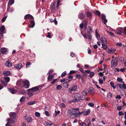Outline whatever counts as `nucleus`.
<instances>
[{
    "mask_svg": "<svg viewBox=\"0 0 126 126\" xmlns=\"http://www.w3.org/2000/svg\"><path fill=\"white\" fill-rule=\"evenodd\" d=\"M96 33V36L97 38H99L100 37V35L97 32V31L96 30L95 31Z\"/></svg>",
    "mask_w": 126,
    "mask_h": 126,
    "instance_id": "09e8293b",
    "label": "nucleus"
},
{
    "mask_svg": "<svg viewBox=\"0 0 126 126\" xmlns=\"http://www.w3.org/2000/svg\"><path fill=\"white\" fill-rule=\"evenodd\" d=\"M43 86V85H40L36 87L32 88V90L34 93H36L39 90H40Z\"/></svg>",
    "mask_w": 126,
    "mask_h": 126,
    "instance_id": "20e7f679",
    "label": "nucleus"
},
{
    "mask_svg": "<svg viewBox=\"0 0 126 126\" xmlns=\"http://www.w3.org/2000/svg\"><path fill=\"white\" fill-rule=\"evenodd\" d=\"M78 17L81 20L84 18V16L83 15V12H81L80 13L78 16Z\"/></svg>",
    "mask_w": 126,
    "mask_h": 126,
    "instance_id": "a211bd4d",
    "label": "nucleus"
},
{
    "mask_svg": "<svg viewBox=\"0 0 126 126\" xmlns=\"http://www.w3.org/2000/svg\"><path fill=\"white\" fill-rule=\"evenodd\" d=\"M73 111H72V110H68L67 111V113L68 114H71L73 112Z\"/></svg>",
    "mask_w": 126,
    "mask_h": 126,
    "instance_id": "a18cd8bd",
    "label": "nucleus"
},
{
    "mask_svg": "<svg viewBox=\"0 0 126 126\" xmlns=\"http://www.w3.org/2000/svg\"><path fill=\"white\" fill-rule=\"evenodd\" d=\"M7 51V49L5 48H2L1 49V51L2 54H5Z\"/></svg>",
    "mask_w": 126,
    "mask_h": 126,
    "instance_id": "aec40b11",
    "label": "nucleus"
},
{
    "mask_svg": "<svg viewBox=\"0 0 126 126\" xmlns=\"http://www.w3.org/2000/svg\"><path fill=\"white\" fill-rule=\"evenodd\" d=\"M4 79L7 83L10 80V79L8 77H5L4 78Z\"/></svg>",
    "mask_w": 126,
    "mask_h": 126,
    "instance_id": "e433bc0d",
    "label": "nucleus"
},
{
    "mask_svg": "<svg viewBox=\"0 0 126 126\" xmlns=\"http://www.w3.org/2000/svg\"><path fill=\"white\" fill-rule=\"evenodd\" d=\"M63 86L65 88H67L68 87V84L67 82H66L64 83L63 84Z\"/></svg>",
    "mask_w": 126,
    "mask_h": 126,
    "instance_id": "4c0bfd02",
    "label": "nucleus"
},
{
    "mask_svg": "<svg viewBox=\"0 0 126 126\" xmlns=\"http://www.w3.org/2000/svg\"><path fill=\"white\" fill-rule=\"evenodd\" d=\"M45 114L47 116H49L50 115L49 112L47 111H45Z\"/></svg>",
    "mask_w": 126,
    "mask_h": 126,
    "instance_id": "680f3d73",
    "label": "nucleus"
},
{
    "mask_svg": "<svg viewBox=\"0 0 126 126\" xmlns=\"http://www.w3.org/2000/svg\"><path fill=\"white\" fill-rule=\"evenodd\" d=\"M26 98L24 96H22L20 100V101L21 103L24 102L25 101Z\"/></svg>",
    "mask_w": 126,
    "mask_h": 126,
    "instance_id": "7c9ffc66",
    "label": "nucleus"
},
{
    "mask_svg": "<svg viewBox=\"0 0 126 126\" xmlns=\"http://www.w3.org/2000/svg\"><path fill=\"white\" fill-rule=\"evenodd\" d=\"M55 116L56 117L57 116V115L59 114L60 113V112L59 111H55Z\"/></svg>",
    "mask_w": 126,
    "mask_h": 126,
    "instance_id": "338daca9",
    "label": "nucleus"
},
{
    "mask_svg": "<svg viewBox=\"0 0 126 126\" xmlns=\"http://www.w3.org/2000/svg\"><path fill=\"white\" fill-rule=\"evenodd\" d=\"M31 25L29 26V27L30 28H33L35 25V22L34 20H31L30 21Z\"/></svg>",
    "mask_w": 126,
    "mask_h": 126,
    "instance_id": "393cba45",
    "label": "nucleus"
},
{
    "mask_svg": "<svg viewBox=\"0 0 126 126\" xmlns=\"http://www.w3.org/2000/svg\"><path fill=\"white\" fill-rule=\"evenodd\" d=\"M123 29L121 28H117L116 30V33L119 35L121 34L123 32Z\"/></svg>",
    "mask_w": 126,
    "mask_h": 126,
    "instance_id": "f8f14e48",
    "label": "nucleus"
},
{
    "mask_svg": "<svg viewBox=\"0 0 126 126\" xmlns=\"http://www.w3.org/2000/svg\"><path fill=\"white\" fill-rule=\"evenodd\" d=\"M10 75V72L9 71H7L3 73V75L5 76H8Z\"/></svg>",
    "mask_w": 126,
    "mask_h": 126,
    "instance_id": "cd10ccee",
    "label": "nucleus"
},
{
    "mask_svg": "<svg viewBox=\"0 0 126 126\" xmlns=\"http://www.w3.org/2000/svg\"><path fill=\"white\" fill-rule=\"evenodd\" d=\"M100 41L101 42L103 43L102 44H104L105 45L107 44V41L105 38L104 37H103L100 38Z\"/></svg>",
    "mask_w": 126,
    "mask_h": 126,
    "instance_id": "2eb2a0df",
    "label": "nucleus"
},
{
    "mask_svg": "<svg viewBox=\"0 0 126 126\" xmlns=\"http://www.w3.org/2000/svg\"><path fill=\"white\" fill-rule=\"evenodd\" d=\"M72 110H73V112L77 116H80L81 114L83 113V112H80L79 111V109L78 108H72Z\"/></svg>",
    "mask_w": 126,
    "mask_h": 126,
    "instance_id": "7ed1b4c3",
    "label": "nucleus"
},
{
    "mask_svg": "<svg viewBox=\"0 0 126 126\" xmlns=\"http://www.w3.org/2000/svg\"><path fill=\"white\" fill-rule=\"evenodd\" d=\"M90 124V121L88 120L87 121V123H85L84 122H82L80 123L81 126H89Z\"/></svg>",
    "mask_w": 126,
    "mask_h": 126,
    "instance_id": "0eeeda50",
    "label": "nucleus"
},
{
    "mask_svg": "<svg viewBox=\"0 0 126 126\" xmlns=\"http://www.w3.org/2000/svg\"><path fill=\"white\" fill-rule=\"evenodd\" d=\"M116 86H119L120 88L121 89L122 88V85L121 84L118 83L117 84Z\"/></svg>",
    "mask_w": 126,
    "mask_h": 126,
    "instance_id": "13d9d810",
    "label": "nucleus"
},
{
    "mask_svg": "<svg viewBox=\"0 0 126 126\" xmlns=\"http://www.w3.org/2000/svg\"><path fill=\"white\" fill-rule=\"evenodd\" d=\"M35 102V101H30L28 102L27 104L29 105H32L34 104Z\"/></svg>",
    "mask_w": 126,
    "mask_h": 126,
    "instance_id": "bb28decb",
    "label": "nucleus"
},
{
    "mask_svg": "<svg viewBox=\"0 0 126 126\" xmlns=\"http://www.w3.org/2000/svg\"><path fill=\"white\" fill-rule=\"evenodd\" d=\"M115 50V49H108V52L110 53H112L114 52Z\"/></svg>",
    "mask_w": 126,
    "mask_h": 126,
    "instance_id": "473e14b6",
    "label": "nucleus"
},
{
    "mask_svg": "<svg viewBox=\"0 0 126 126\" xmlns=\"http://www.w3.org/2000/svg\"><path fill=\"white\" fill-rule=\"evenodd\" d=\"M47 37L51 38V33L50 32H48L47 33Z\"/></svg>",
    "mask_w": 126,
    "mask_h": 126,
    "instance_id": "69168bd1",
    "label": "nucleus"
},
{
    "mask_svg": "<svg viewBox=\"0 0 126 126\" xmlns=\"http://www.w3.org/2000/svg\"><path fill=\"white\" fill-rule=\"evenodd\" d=\"M24 18L25 20H26L29 19H33L34 18L32 16L29 14H28L25 16Z\"/></svg>",
    "mask_w": 126,
    "mask_h": 126,
    "instance_id": "9b49d317",
    "label": "nucleus"
},
{
    "mask_svg": "<svg viewBox=\"0 0 126 126\" xmlns=\"http://www.w3.org/2000/svg\"><path fill=\"white\" fill-rule=\"evenodd\" d=\"M94 14L98 16H100V13L99 11H96L94 12Z\"/></svg>",
    "mask_w": 126,
    "mask_h": 126,
    "instance_id": "f704fd0d",
    "label": "nucleus"
},
{
    "mask_svg": "<svg viewBox=\"0 0 126 126\" xmlns=\"http://www.w3.org/2000/svg\"><path fill=\"white\" fill-rule=\"evenodd\" d=\"M19 93L20 94H24L25 93V91L24 90H21L19 91Z\"/></svg>",
    "mask_w": 126,
    "mask_h": 126,
    "instance_id": "ea45409f",
    "label": "nucleus"
},
{
    "mask_svg": "<svg viewBox=\"0 0 126 126\" xmlns=\"http://www.w3.org/2000/svg\"><path fill=\"white\" fill-rule=\"evenodd\" d=\"M122 106H118L117 107V110L119 111V110H121L122 109Z\"/></svg>",
    "mask_w": 126,
    "mask_h": 126,
    "instance_id": "603ef678",
    "label": "nucleus"
},
{
    "mask_svg": "<svg viewBox=\"0 0 126 126\" xmlns=\"http://www.w3.org/2000/svg\"><path fill=\"white\" fill-rule=\"evenodd\" d=\"M28 94L30 96H32L33 94H35L36 93H34L32 89L28 90Z\"/></svg>",
    "mask_w": 126,
    "mask_h": 126,
    "instance_id": "9d476101",
    "label": "nucleus"
},
{
    "mask_svg": "<svg viewBox=\"0 0 126 126\" xmlns=\"http://www.w3.org/2000/svg\"><path fill=\"white\" fill-rule=\"evenodd\" d=\"M14 10L13 8H7V11L9 12H12Z\"/></svg>",
    "mask_w": 126,
    "mask_h": 126,
    "instance_id": "0e129e2a",
    "label": "nucleus"
},
{
    "mask_svg": "<svg viewBox=\"0 0 126 126\" xmlns=\"http://www.w3.org/2000/svg\"><path fill=\"white\" fill-rule=\"evenodd\" d=\"M35 116L37 117H38L40 116V114L39 113L36 112L35 113Z\"/></svg>",
    "mask_w": 126,
    "mask_h": 126,
    "instance_id": "8fccbe9b",
    "label": "nucleus"
},
{
    "mask_svg": "<svg viewBox=\"0 0 126 126\" xmlns=\"http://www.w3.org/2000/svg\"><path fill=\"white\" fill-rule=\"evenodd\" d=\"M88 105L90 107H93L94 106V105L93 103H89L88 104Z\"/></svg>",
    "mask_w": 126,
    "mask_h": 126,
    "instance_id": "de8ad7c7",
    "label": "nucleus"
},
{
    "mask_svg": "<svg viewBox=\"0 0 126 126\" xmlns=\"http://www.w3.org/2000/svg\"><path fill=\"white\" fill-rule=\"evenodd\" d=\"M105 17L106 16L104 14H102L101 15V18L104 24H105L107 21V19H105Z\"/></svg>",
    "mask_w": 126,
    "mask_h": 126,
    "instance_id": "dca6fc26",
    "label": "nucleus"
},
{
    "mask_svg": "<svg viewBox=\"0 0 126 126\" xmlns=\"http://www.w3.org/2000/svg\"><path fill=\"white\" fill-rule=\"evenodd\" d=\"M73 97H74L73 101L78 102L81 99V96L80 94L78 93H74L73 94Z\"/></svg>",
    "mask_w": 126,
    "mask_h": 126,
    "instance_id": "f257e3e1",
    "label": "nucleus"
},
{
    "mask_svg": "<svg viewBox=\"0 0 126 126\" xmlns=\"http://www.w3.org/2000/svg\"><path fill=\"white\" fill-rule=\"evenodd\" d=\"M115 98L116 99H120L121 98V97L120 95H118L116 96L115 97Z\"/></svg>",
    "mask_w": 126,
    "mask_h": 126,
    "instance_id": "774afa93",
    "label": "nucleus"
},
{
    "mask_svg": "<svg viewBox=\"0 0 126 126\" xmlns=\"http://www.w3.org/2000/svg\"><path fill=\"white\" fill-rule=\"evenodd\" d=\"M15 68H16L17 69H20L22 67V64L19 63L18 64H15L14 65Z\"/></svg>",
    "mask_w": 126,
    "mask_h": 126,
    "instance_id": "ddd939ff",
    "label": "nucleus"
},
{
    "mask_svg": "<svg viewBox=\"0 0 126 126\" xmlns=\"http://www.w3.org/2000/svg\"><path fill=\"white\" fill-rule=\"evenodd\" d=\"M5 65L8 67H11L12 66L11 63L9 62H7L5 63Z\"/></svg>",
    "mask_w": 126,
    "mask_h": 126,
    "instance_id": "72a5a7b5",
    "label": "nucleus"
},
{
    "mask_svg": "<svg viewBox=\"0 0 126 126\" xmlns=\"http://www.w3.org/2000/svg\"><path fill=\"white\" fill-rule=\"evenodd\" d=\"M110 84L111 85V86L113 88V89H115L116 87L115 86H114V83L112 82H110Z\"/></svg>",
    "mask_w": 126,
    "mask_h": 126,
    "instance_id": "79ce46f5",
    "label": "nucleus"
},
{
    "mask_svg": "<svg viewBox=\"0 0 126 126\" xmlns=\"http://www.w3.org/2000/svg\"><path fill=\"white\" fill-rule=\"evenodd\" d=\"M102 47L104 49H106L108 47L106 45L102 44Z\"/></svg>",
    "mask_w": 126,
    "mask_h": 126,
    "instance_id": "37998d69",
    "label": "nucleus"
},
{
    "mask_svg": "<svg viewBox=\"0 0 126 126\" xmlns=\"http://www.w3.org/2000/svg\"><path fill=\"white\" fill-rule=\"evenodd\" d=\"M89 92L91 94H93L94 92V89L93 87H90L89 88Z\"/></svg>",
    "mask_w": 126,
    "mask_h": 126,
    "instance_id": "a878e982",
    "label": "nucleus"
},
{
    "mask_svg": "<svg viewBox=\"0 0 126 126\" xmlns=\"http://www.w3.org/2000/svg\"><path fill=\"white\" fill-rule=\"evenodd\" d=\"M76 88L77 87L76 86H73L68 89V92L69 93H71L72 92L75 91L76 90Z\"/></svg>",
    "mask_w": 126,
    "mask_h": 126,
    "instance_id": "1a4fd4ad",
    "label": "nucleus"
},
{
    "mask_svg": "<svg viewBox=\"0 0 126 126\" xmlns=\"http://www.w3.org/2000/svg\"><path fill=\"white\" fill-rule=\"evenodd\" d=\"M32 117L30 116H29L27 119V122L28 123H29L32 120Z\"/></svg>",
    "mask_w": 126,
    "mask_h": 126,
    "instance_id": "c9c22d12",
    "label": "nucleus"
},
{
    "mask_svg": "<svg viewBox=\"0 0 126 126\" xmlns=\"http://www.w3.org/2000/svg\"><path fill=\"white\" fill-rule=\"evenodd\" d=\"M61 88L62 86L60 85H58L56 87L57 89L58 90L61 89Z\"/></svg>",
    "mask_w": 126,
    "mask_h": 126,
    "instance_id": "4d7b16f0",
    "label": "nucleus"
},
{
    "mask_svg": "<svg viewBox=\"0 0 126 126\" xmlns=\"http://www.w3.org/2000/svg\"><path fill=\"white\" fill-rule=\"evenodd\" d=\"M73 77L72 76L69 75L68 77V78L69 79L68 80V82H69L71 80Z\"/></svg>",
    "mask_w": 126,
    "mask_h": 126,
    "instance_id": "58836bf2",
    "label": "nucleus"
},
{
    "mask_svg": "<svg viewBox=\"0 0 126 126\" xmlns=\"http://www.w3.org/2000/svg\"><path fill=\"white\" fill-rule=\"evenodd\" d=\"M66 74V72H63L61 75V76L63 77H64Z\"/></svg>",
    "mask_w": 126,
    "mask_h": 126,
    "instance_id": "bf43d9fd",
    "label": "nucleus"
},
{
    "mask_svg": "<svg viewBox=\"0 0 126 126\" xmlns=\"http://www.w3.org/2000/svg\"><path fill=\"white\" fill-rule=\"evenodd\" d=\"M117 61V58H116L112 60L111 62V67L113 68L115 67L116 66Z\"/></svg>",
    "mask_w": 126,
    "mask_h": 126,
    "instance_id": "39448f33",
    "label": "nucleus"
},
{
    "mask_svg": "<svg viewBox=\"0 0 126 126\" xmlns=\"http://www.w3.org/2000/svg\"><path fill=\"white\" fill-rule=\"evenodd\" d=\"M9 91L12 94H15L17 92V91L14 89H11L9 88Z\"/></svg>",
    "mask_w": 126,
    "mask_h": 126,
    "instance_id": "4be33fe9",
    "label": "nucleus"
},
{
    "mask_svg": "<svg viewBox=\"0 0 126 126\" xmlns=\"http://www.w3.org/2000/svg\"><path fill=\"white\" fill-rule=\"evenodd\" d=\"M5 28L4 26H2L0 28V33L3 34V33H5Z\"/></svg>",
    "mask_w": 126,
    "mask_h": 126,
    "instance_id": "f3484780",
    "label": "nucleus"
},
{
    "mask_svg": "<svg viewBox=\"0 0 126 126\" xmlns=\"http://www.w3.org/2000/svg\"><path fill=\"white\" fill-rule=\"evenodd\" d=\"M99 81L100 84H102L103 83V80L102 79H99Z\"/></svg>",
    "mask_w": 126,
    "mask_h": 126,
    "instance_id": "6e6d98bb",
    "label": "nucleus"
},
{
    "mask_svg": "<svg viewBox=\"0 0 126 126\" xmlns=\"http://www.w3.org/2000/svg\"><path fill=\"white\" fill-rule=\"evenodd\" d=\"M77 117L78 116L74 113V112H73L70 116V118L72 119L75 118Z\"/></svg>",
    "mask_w": 126,
    "mask_h": 126,
    "instance_id": "2f4dec72",
    "label": "nucleus"
},
{
    "mask_svg": "<svg viewBox=\"0 0 126 126\" xmlns=\"http://www.w3.org/2000/svg\"><path fill=\"white\" fill-rule=\"evenodd\" d=\"M88 20L87 19L84 20L80 25V27L82 29L84 27L86 29L88 23Z\"/></svg>",
    "mask_w": 126,
    "mask_h": 126,
    "instance_id": "f03ea898",
    "label": "nucleus"
},
{
    "mask_svg": "<svg viewBox=\"0 0 126 126\" xmlns=\"http://www.w3.org/2000/svg\"><path fill=\"white\" fill-rule=\"evenodd\" d=\"M7 18V17L5 16L3 17L2 19L1 20L3 22H4L5 21L6 19Z\"/></svg>",
    "mask_w": 126,
    "mask_h": 126,
    "instance_id": "052dcab7",
    "label": "nucleus"
},
{
    "mask_svg": "<svg viewBox=\"0 0 126 126\" xmlns=\"http://www.w3.org/2000/svg\"><path fill=\"white\" fill-rule=\"evenodd\" d=\"M86 15L88 17H91V14L90 12H87L86 13Z\"/></svg>",
    "mask_w": 126,
    "mask_h": 126,
    "instance_id": "c03bdc74",
    "label": "nucleus"
},
{
    "mask_svg": "<svg viewBox=\"0 0 126 126\" xmlns=\"http://www.w3.org/2000/svg\"><path fill=\"white\" fill-rule=\"evenodd\" d=\"M122 79L120 78H118L117 79V81L120 82L122 81Z\"/></svg>",
    "mask_w": 126,
    "mask_h": 126,
    "instance_id": "5fc2aeb1",
    "label": "nucleus"
},
{
    "mask_svg": "<svg viewBox=\"0 0 126 126\" xmlns=\"http://www.w3.org/2000/svg\"><path fill=\"white\" fill-rule=\"evenodd\" d=\"M89 93V91L87 89H85L82 92V94L83 96L86 95Z\"/></svg>",
    "mask_w": 126,
    "mask_h": 126,
    "instance_id": "412c9836",
    "label": "nucleus"
},
{
    "mask_svg": "<svg viewBox=\"0 0 126 126\" xmlns=\"http://www.w3.org/2000/svg\"><path fill=\"white\" fill-rule=\"evenodd\" d=\"M76 77L77 78H78L79 79H80L81 78V76L80 75H79V74H77L76 76Z\"/></svg>",
    "mask_w": 126,
    "mask_h": 126,
    "instance_id": "e2e57ef3",
    "label": "nucleus"
},
{
    "mask_svg": "<svg viewBox=\"0 0 126 126\" xmlns=\"http://www.w3.org/2000/svg\"><path fill=\"white\" fill-rule=\"evenodd\" d=\"M10 115L11 118L14 119L16 117V114L15 112H11L10 113Z\"/></svg>",
    "mask_w": 126,
    "mask_h": 126,
    "instance_id": "6ab92c4d",
    "label": "nucleus"
},
{
    "mask_svg": "<svg viewBox=\"0 0 126 126\" xmlns=\"http://www.w3.org/2000/svg\"><path fill=\"white\" fill-rule=\"evenodd\" d=\"M92 29H91V28L90 27H88V28L87 29V36L88 37V38L90 39L91 38V36L90 34V32L91 31Z\"/></svg>",
    "mask_w": 126,
    "mask_h": 126,
    "instance_id": "6e6552de",
    "label": "nucleus"
},
{
    "mask_svg": "<svg viewBox=\"0 0 126 126\" xmlns=\"http://www.w3.org/2000/svg\"><path fill=\"white\" fill-rule=\"evenodd\" d=\"M23 81L21 80H18L16 83V84L17 85L20 86H23Z\"/></svg>",
    "mask_w": 126,
    "mask_h": 126,
    "instance_id": "4468645a",
    "label": "nucleus"
},
{
    "mask_svg": "<svg viewBox=\"0 0 126 126\" xmlns=\"http://www.w3.org/2000/svg\"><path fill=\"white\" fill-rule=\"evenodd\" d=\"M31 64V63L30 62H28L26 64V68H27L29 67V66Z\"/></svg>",
    "mask_w": 126,
    "mask_h": 126,
    "instance_id": "a19ab883",
    "label": "nucleus"
},
{
    "mask_svg": "<svg viewBox=\"0 0 126 126\" xmlns=\"http://www.w3.org/2000/svg\"><path fill=\"white\" fill-rule=\"evenodd\" d=\"M94 72H92L90 73V75H89V76L90 77L92 78L94 76Z\"/></svg>",
    "mask_w": 126,
    "mask_h": 126,
    "instance_id": "49530a36",
    "label": "nucleus"
},
{
    "mask_svg": "<svg viewBox=\"0 0 126 126\" xmlns=\"http://www.w3.org/2000/svg\"><path fill=\"white\" fill-rule=\"evenodd\" d=\"M119 116H120L122 115H124V113L121 111H119Z\"/></svg>",
    "mask_w": 126,
    "mask_h": 126,
    "instance_id": "3c124183",
    "label": "nucleus"
},
{
    "mask_svg": "<svg viewBox=\"0 0 126 126\" xmlns=\"http://www.w3.org/2000/svg\"><path fill=\"white\" fill-rule=\"evenodd\" d=\"M122 87L124 89H126V84L125 83L123 84L122 85Z\"/></svg>",
    "mask_w": 126,
    "mask_h": 126,
    "instance_id": "864d4df0",
    "label": "nucleus"
},
{
    "mask_svg": "<svg viewBox=\"0 0 126 126\" xmlns=\"http://www.w3.org/2000/svg\"><path fill=\"white\" fill-rule=\"evenodd\" d=\"M53 77L54 76L53 75H49L47 78L48 80L49 81H51Z\"/></svg>",
    "mask_w": 126,
    "mask_h": 126,
    "instance_id": "c85d7f7f",
    "label": "nucleus"
},
{
    "mask_svg": "<svg viewBox=\"0 0 126 126\" xmlns=\"http://www.w3.org/2000/svg\"><path fill=\"white\" fill-rule=\"evenodd\" d=\"M23 86L25 88H28L29 86V82L28 80H26L23 81Z\"/></svg>",
    "mask_w": 126,
    "mask_h": 126,
    "instance_id": "423d86ee",
    "label": "nucleus"
},
{
    "mask_svg": "<svg viewBox=\"0 0 126 126\" xmlns=\"http://www.w3.org/2000/svg\"><path fill=\"white\" fill-rule=\"evenodd\" d=\"M90 112V109H88L84 113L83 115H89Z\"/></svg>",
    "mask_w": 126,
    "mask_h": 126,
    "instance_id": "c756f323",
    "label": "nucleus"
},
{
    "mask_svg": "<svg viewBox=\"0 0 126 126\" xmlns=\"http://www.w3.org/2000/svg\"><path fill=\"white\" fill-rule=\"evenodd\" d=\"M47 126H52L53 124L50 120H48L46 122Z\"/></svg>",
    "mask_w": 126,
    "mask_h": 126,
    "instance_id": "b1692460",
    "label": "nucleus"
},
{
    "mask_svg": "<svg viewBox=\"0 0 126 126\" xmlns=\"http://www.w3.org/2000/svg\"><path fill=\"white\" fill-rule=\"evenodd\" d=\"M14 3V0H9L8 3V7H10Z\"/></svg>",
    "mask_w": 126,
    "mask_h": 126,
    "instance_id": "5701e85b",
    "label": "nucleus"
}]
</instances>
